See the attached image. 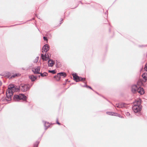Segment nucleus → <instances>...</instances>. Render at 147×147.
Instances as JSON below:
<instances>
[{
	"mask_svg": "<svg viewBox=\"0 0 147 147\" xmlns=\"http://www.w3.org/2000/svg\"><path fill=\"white\" fill-rule=\"evenodd\" d=\"M29 78L31 79L32 81H34L36 79V78L35 76H33V75H31L30 76H29Z\"/></svg>",
	"mask_w": 147,
	"mask_h": 147,
	"instance_id": "nucleus-12",
	"label": "nucleus"
},
{
	"mask_svg": "<svg viewBox=\"0 0 147 147\" xmlns=\"http://www.w3.org/2000/svg\"><path fill=\"white\" fill-rule=\"evenodd\" d=\"M40 67L39 66H37L32 69V71L34 74H40Z\"/></svg>",
	"mask_w": 147,
	"mask_h": 147,
	"instance_id": "nucleus-7",
	"label": "nucleus"
},
{
	"mask_svg": "<svg viewBox=\"0 0 147 147\" xmlns=\"http://www.w3.org/2000/svg\"><path fill=\"white\" fill-rule=\"evenodd\" d=\"M144 69L147 71V64H146L144 67Z\"/></svg>",
	"mask_w": 147,
	"mask_h": 147,
	"instance_id": "nucleus-24",
	"label": "nucleus"
},
{
	"mask_svg": "<svg viewBox=\"0 0 147 147\" xmlns=\"http://www.w3.org/2000/svg\"><path fill=\"white\" fill-rule=\"evenodd\" d=\"M57 75H59L60 76H63L64 77H65L66 76V75L65 72H62L58 73Z\"/></svg>",
	"mask_w": 147,
	"mask_h": 147,
	"instance_id": "nucleus-11",
	"label": "nucleus"
},
{
	"mask_svg": "<svg viewBox=\"0 0 147 147\" xmlns=\"http://www.w3.org/2000/svg\"><path fill=\"white\" fill-rule=\"evenodd\" d=\"M49 53H47V54L46 55V56H47V57H48V56H49Z\"/></svg>",
	"mask_w": 147,
	"mask_h": 147,
	"instance_id": "nucleus-28",
	"label": "nucleus"
},
{
	"mask_svg": "<svg viewBox=\"0 0 147 147\" xmlns=\"http://www.w3.org/2000/svg\"><path fill=\"white\" fill-rule=\"evenodd\" d=\"M38 57H37L36 59V62H37L38 61Z\"/></svg>",
	"mask_w": 147,
	"mask_h": 147,
	"instance_id": "nucleus-29",
	"label": "nucleus"
},
{
	"mask_svg": "<svg viewBox=\"0 0 147 147\" xmlns=\"http://www.w3.org/2000/svg\"><path fill=\"white\" fill-rule=\"evenodd\" d=\"M115 107H117L120 108V107L119 104H116V106Z\"/></svg>",
	"mask_w": 147,
	"mask_h": 147,
	"instance_id": "nucleus-22",
	"label": "nucleus"
},
{
	"mask_svg": "<svg viewBox=\"0 0 147 147\" xmlns=\"http://www.w3.org/2000/svg\"><path fill=\"white\" fill-rule=\"evenodd\" d=\"M40 75L41 76H47L48 74L46 72H44L43 73H40Z\"/></svg>",
	"mask_w": 147,
	"mask_h": 147,
	"instance_id": "nucleus-15",
	"label": "nucleus"
},
{
	"mask_svg": "<svg viewBox=\"0 0 147 147\" xmlns=\"http://www.w3.org/2000/svg\"><path fill=\"white\" fill-rule=\"evenodd\" d=\"M44 126L45 127V129L46 130L49 127L50 125L48 122H45L44 123Z\"/></svg>",
	"mask_w": 147,
	"mask_h": 147,
	"instance_id": "nucleus-13",
	"label": "nucleus"
},
{
	"mask_svg": "<svg viewBox=\"0 0 147 147\" xmlns=\"http://www.w3.org/2000/svg\"><path fill=\"white\" fill-rule=\"evenodd\" d=\"M107 113L109 115H115L120 117V115L116 113H115L111 112H107Z\"/></svg>",
	"mask_w": 147,
	"mask_h": 147,
	"instance_id": "nucleus-10",
	"label": "nucleus"
},
{
	"mask_svg": "<svg viewBox=\"0 0 147 147\" xmlns=\"http://www.w3.org/2000/svg\"><path fill=\"white\" fill-rule=\"evenodd\" d=\"M62 23V22H61L60 24H61Z\"/></svg>",
	"mask_w": 147,
	"mask_h": 147,
	"instance_id": "nucleus-30",
	"label": "nucleus"
},
{
	"mask_svg": "<svg viewBox=\"0 0 147 147\" xmlns=\"http://www.w3.org/2000/svg\"><path fill=\"white\" fill-rule=\"evenodd\" d=\"M142 78L146 80L147 79V73H144L142 74Z\"/></svg>",
	"mask_w": 147,
	"mask_h": 147,
	"instance_id": "nucleus-14",
	"label": "nucleus"
},
{
	"mask_svg": "<svg viewBox=\"0 0 147 147\" xmlns=\"http://www.w3.org/2000/svg\"><path fill=\"white\" fill-rule=\"evenodd\" d=\"M20 90L19 87L15 86L13 85H10L6 90V97L3 99L2 100L6 103H9L11 100V96L14 92H17Z\"/></svg>",
	"mask_w": 147,
	"mask_h": 147,
	"instance_id": "nucleus-1",
	"label": "nucleus"
},
{
	"mask_svg": "<svg viewBox=\"0 0 147 147\" xmlns=\"http://www.w3.org/2000/svg\"><path fill=\"white\" fill-rule=\"evenodd\" d=\"M126 115L127 116H129L130 115V113L129 112H127L126 113Z\"/></svg>",
	"mask_w": 147,
	"mask_h": 147,
	"instance_id": "nucleus-26",
	"label": "nucleus"
},
{
	"mask_svg": "<svg viewBox=\"0 0 147 147\" xmlns=\"http://www.w3.org/2000/svg\"><path fill=\"white\" fill-rule=\"evenodd\" d=\"M17 76V74H14V75L11 76V78H15L16 76Z\"/></svg>",
	"mask_w": 147,
	"mask_h": 147,
	"instance_id": "nucleus-21",
	"label": "nucleus"
},
{
	"mask_svg": "<svg viewBox=\"0 0 147 147\" xmlns=\"http://www.w3.org/2000/svg\"><path fill=\"white\" fill-rule=\"evenodd\" d=\"M49 72L50 73H51L53 74H55L56 73L55 70H49Z\"/></svg>",
	"mask_w": 147,
	"mask_h": 147,
	"instance_id": "nucleus-18",
	"label": "nucleus"
},
{
	"mask_svg": "<svg viewBox=\"0 0 147 147\" xmlns=\"http://www.w3.org/2000/svg\"><path fill=\"white\" fill-rule=\"evenodd\" d=\"M74 80L76 82H78L80 81H85L86 78H82L77 76L76 73L72 74Z\"/></svg>",
	"mask_w": 147,
	"mask_h": 147,
	"instance_id": "nucleus-5",
	"label": "nucleus"
},
{
	"mask_svg": "<svg viewBox=\"0 0 147 147\" xmlns=\"http://www.w3.org/2000/svg\"><path fill=\"white\" fill-rule=\"evenodd\" d=\"M55 64V62L52 59H49L48 61V66L52 67Z\"/></svg>",
	"mask_w": 147,
	"mask_h": 147,
	"instance_id": "nucleus-9",
	"label": "nucleus"
},
{
	"mask_svg": "<svg viewBox=\"0 0 147 147\" xmlns=\"http://www.w3.org/2000/svg\"><path fill=\"white\" fill-rule=\"evenodd\" d=\"M125 103H119L120 107V108H122L125 107Z\"/></svg>",
	"mask_w": 147,
	"mask_h": 147,
	"instance_id": "nucleus-16",
	"label": "nucleus"
},
{
	"mask_svg": "<svg viewBox=\"0 0 147 147\" xmlns=\"http://www.w3.org/2000/svg\"><path fill=\"white\" fill-rule=\"evenodd\" d=\"M6 76H7L8 78H9L11 76V74L9 72H7L6 73Z\"/></svg>",
	"mask_w": 147,
	"mask_h": 147,
	"instance_id": "nucleus-17",
	"label": "nucleus"
},
{
	"mask_svg": "<svg viewBox=\"0 0 147 147\" xmlns=\"http://www.w3.org/2000/svg\"><path fill=\"white\" fill-rule=\"evenodd\" d=\"M0 85H1V82H0Z\"/></svg>",
	"mask_w": 147,
	"mask_h": 147,
	"instance_id": "nucleus-31",
	"label": "nucleus"
},
{
	"mask_svg": "<svg viewBox=\"0 0 147 147\" xmlns=\"http://www.w3.org/2000/svg\"><path fill=\"white\" fill-rule=\"evenodd\" d=\"M57 123L59 125L61 124L59 122H58V119H57Z\"/></svg>",
	"mask_w": 147,
	"mask_h": 147,
	"instance_id": "nucleus-27",
	"label": "nucleus"
},
{
	"mask_svg": "<svg viewBox=\"0 0 147 147\" xmlns=\"http://www.w3.org/2000/svg\"><path fill=\"white\" fill-rule=\"evenodd\" d=\"M45 57V58H47L48 57L46 56V54H45V55H44L42 54H41V57L42 58V57Z\"/></svg>",
	"mask_w": 147,
	"mask_h": 147,
	"instance_id": "nucleus-20",
	"label": "nucleus"
},
{
	"mask_svg": "<svg viewBox=\"0 0 147 147\" xmlns=\"http://www.w3.org/2000/svg\"><path fill=\"white\" fill-rule=\"evenodd\" d=\"M43 38L45 40H46V41L47 40V39L46 37L45 36H44Z\"/></svg>",
	"mask_w": 147,
	"mask_h": 147,
	"instance_id": "nucleus-25",
	"label": "nucleus"
},
{
	"mask_svg": "<svg viewBox=\"0 0 147 147\" xmlns=\"http://www.w3.org/2000/svg\"><path fill=\"white\" fill-rule=\"evenodd\" d=\"M30 88V86L29 84H22L20 86L19 88L22 91L26 92Z\"/></svg>",
	"mask_w": 147,
	"mask_h": 147,
	"instance_id": "nucleus-6",
	"label": "nucleus"
},
{
	"mask_svg": "<svg viewBox=\"0 0 147 147\" xmlns=\"http://www.w3.org/2000/svg\"><path fill=\"white\" fill-rule=\"evenodd\" d=\"M131 90L132 92L134 93L138 92L140 94L142 95L144 93L143 89L141 88L138 85H133L131 86Z\"/></svg>",
	"mask_w": 147,
	"mask_h": 147,
	"instance_id": "nucleus-2",
	"label": "nucleus"
},
{
	"mask_svg": "<svg viewBox=\"0 0 147 147\" xmlns=\"http://www.w3.org/2000/svg\"><path fill=\"white\" fill-rule=\"evenodd\" d=\"M49 49V45L48 44L45 45L42 48V52L43 53L44 51L45 52H47Z\"/></svg>",
	"mask_w": 147,
	"mask_h": 147,
	"instance_id": "nucleus-8",
	"label": "nucleus"
},
{
	"mask_svg": "<svg viewBox=\"0 0 147 147\" xmlns=\"http://www.w3.org/2000/svg\"><path fill=\"white\" fill-rule=\"evenodd\" d=\"M26 96L24 94H20L19 95H15L14 96L13 98L16 101H18L20 100H25L26 99Z\"/></svg>",
	"mask_w": 147,
	"mask_h": 147,
	"instance_id": "nucleus-4",
	"label": "nucleus"
},
{
	"mask_svg": "<svg viewBox=\"0 0 147 147\" xmlns=\"http://www.w3.org/2000/svg\"><path fill=\"white\" fill-rule=\"evenodd\" d=\"M141 100H139L136 101L134 103V105L132 107V109L134 111L135 113H138L140 111L141 108V106L140 105Z\"/></svg>",
	"mask_w": 147,
	"mask_h": 147,
	"instance_id": "nucleus-3",
	"label": "nucleus"
},
{
	"mask_svg": "<svg viewBox=\"0 0 147 147\" xmlns=\"http://www.w3.org/2000/svg\"><path fill=\"white\" fill-rule=\"evenodd\" d=\"M47 57H48L47 58H45V57H42V59L43 61H47V59L49 58V56Z\"/></svg>",
	"mask_w": 147,
	"mask_h": 147,
	"instance_id": "nucleus-19",
	"label": "nucleus"
},
{
	"mask_svg": "<svg viewBox=\"0 0 147 147\" xmlns=\"http://www.w3.org/2000/svg\"><path fill=\"white\" fill-rule=\"evenodd\" d=\"M84 87H86L87 88H90L91 89H92V88H91V87L89 86H88L87 85H85L84 86Z\"/></svg>",
	"mask_w": 147,
	"mask_h": 147,
	"instance_id": "nucleus-23",
	"label": "nucleus"
}]
</instances>
